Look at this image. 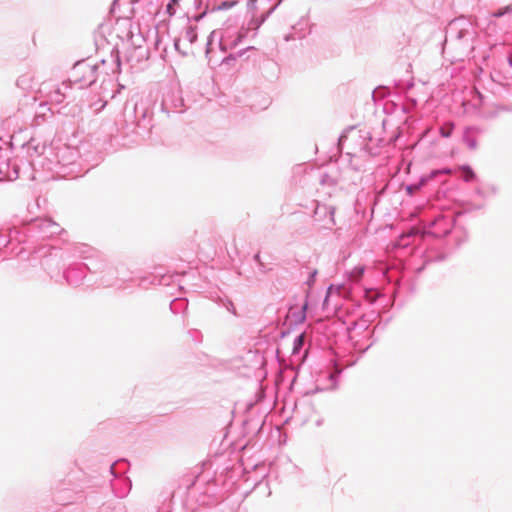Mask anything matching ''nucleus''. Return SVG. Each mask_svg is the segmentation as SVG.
<instances>
[{"label":"nucleus","mask_w":512,"mask_h":512,"mask_svg":"<svg viewBox=\"0 0 512 512\" xmlns=\"http://www.w3.org/2000/svg\"><path fill=\"white\" fill-rule=\"evenodd\" d=\"M509 63L512 65V54L509 57Z\"/></svg>","instance_id":"obj_10"},{"label":"nucleus","mask_w":512,"mask_h":512,"mask_svg":"<svg viewBox=\"0 0 512 512\" xmlns=\"http://www.w3.org/2000/svg\"><path fill=\"white\" fill-rule=\"evenodd\" d=\"M304 341V335H299L295 340L294 352H296L302 345Z\"/></svg>","instance_id":"obj_5"},{"label":"nucleus","mask_w":512,"mask_h":512,"mask_svg":"<svg viewBox=\"0 0 512 512\" xmlns=\"http://www.w3.org/2000/svg\"><path fill=\"white\" fill-rule=\"evenodd\" d=\"M461 172H462V178L465 180V181H471L474 177H475V173L473 172V170L468 167V166H464L461 168Z\"/></svg>","instance_id":"obj_3"},{"label":"nucleus","mask_w":512,"mask_h":512,"mask_svg":"<svg viewBox=\"0 0 512 512\" xmlns=\"http://www.w3.org/2000/svg\"><path fill=\"white\" fill-rule=\"evenodd\" d=\"M364 273L363 266H356L350 272V277L353 281H359Z\"/></svg>","instance_id":"obj_2"},{"label":"nucleus","mask_w":512,"mask_h":512,"mask_svg":"<svg viewBox=\"0 0 512 512\" xmlns=\"http://www.w3.org/2000/svg\"><path fill=\"white\" fill-rule=\"evenodd\" d=\"M468 145L471 149L477 148V142L474 139L468 140Z\"/></svg>","instance_id":"obj_7"},{"label":"nucleus","mask_w":512,"mask_h":512,"mask_svg":"<svg viewBox=\"0 0 512 512\" xmlns=\"http://www.w3.org/2000/svg\"><path fill=\"white\" fill-rule=\"evenodd\" d=\"M453 128L454 125L452 123H447L440 128V134L443 137H449L452 134Z\"/></svg>","instance_id":"obj_4"},{"label":"nucleus","mask_w":512,"mask_h":512,"mask_svg":"<svg viewBox=\"0 0 512 512\" xmlns=\"http://www.w3.org/2000/svg\"><path fill=\"white\" fill-rule=\"evenodd\" d=\"M177 3V0H170V2L167 5V11L170 15L174 14L173 6Z\"/></svg>","instance_id":"obj_6"},{"label":"nucleus","mask_w":512,"mask_h":512,"mask_svg":"<svg viewBox=\"0 0 512 512\" xmlns=\"http://www.w3.org/2000/svg\"><path fill=\"white\" fill-rule=\"evenodd\" d=\"M255 260L260 264V265H263L261 259H260V255L259 254H256L255 255Z\"/></svg>","instance_id":"obj_9"},{"label":"nucleus","mask_w":512,"mask_h":512,"mask_svg":"<svg viewBox=\"0 0 512 512\" xmlns=\"http://www.w3.org/2000/svg\"><path fill=\"white\" fill-rule=\"evenodd\" d=\"M231 6H232V3L223 2L220 7L226 9V8H230Z\"/></svg>","instance_id":"obj_8"},{"label":"nucleus","mask_w":512,"mask_h":512,"mask_svg":"<svg viewBox=\"0 0 512 512\" xmlns=\"http://www.w3.org/2000/svg\"><path fill=\"white\" fill-rule=\"evenodd\" d=\"M43 85L45 86V89H49V91L46 92L45 97L52 103L59 104L64 100L65 94L58 85H51L48 83H43Z\"/></svg>","instance_id":"obj_1"}]
</instances>
